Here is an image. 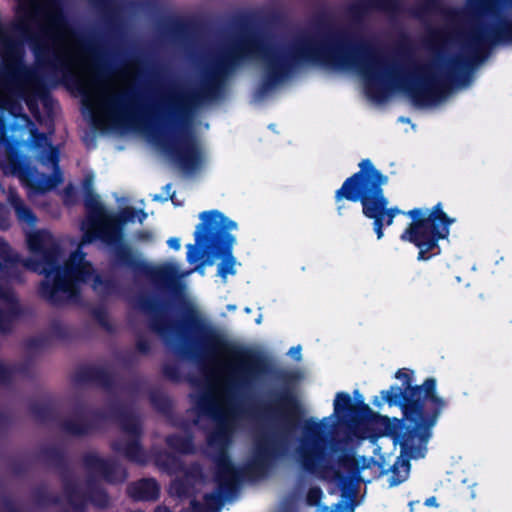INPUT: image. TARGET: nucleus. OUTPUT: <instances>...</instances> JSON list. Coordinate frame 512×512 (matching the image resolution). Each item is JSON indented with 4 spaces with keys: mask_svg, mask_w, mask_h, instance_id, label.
Returning <instances> with one entry per match:
<instances>
[{
    "mask_svg": "<svg viewBox=\"0 0 512 512\" xmlns=\"http://www.w3.org/2000/svg\"><path fill=\"white\" fill-rule=\"evenodd\" d=\"M26 346L30 350H43L50 346V337L47 335H40L29 338Z\"/></svg>",
    "mask_w": 512,
    "mask_h": 512,
    "instance_id": "obj_36",
    "label": "nucleus"
},
{
    "mask_svg": "<svg viewBox=\"0 0 512 512\" xmlns=\"http://www.w3.org/2000/svg\"><path fill=\"white\" fill-rule=\"evenodd\" d=\"M422 421L423 422L420 425L412 423V430H407L396 434L394 438L395 443L398 444L401 448L400 457L407 459V461L410 459H419L425 455L429 434L426 432H418L420 428L427 425V421L423 414Z\"/></svg>",
    "mask_w": 512,
    "mask_h": 512,
    "instance_id": "obj_17",
    "label": "nucleus"
},
{
    "mask_svg": "<svg viewBox=\"0 0 512 512\" xmlns=\"http://www.w3.org/2000/svg\"><path fill=\"white\" fill-rule=\"evenodd\" d=\"M288 354L294 358L295 360L297 361H300L302 356H301V347L300 346H295V347H292Z\"/></svg>",
    "mask_w": 512,
    "mask_h": 512,
    "instance_id": "obj_47",
    "label": "nucleus"
},
{
    "mask_svg": "<svg viewBox=\"0 0 512 512\" xmlns=\"http://www.w3.org/2000/svg\"><path fill=\"white\" fill-rule=\"evenodd\" d=\"M439 44L457 43L466 65H473L488 43H498L502 40V31L498 27L483 26L479 21L455 20L451 31L439 33L436 36Z\"/></svg>",
    "mask_w": 512,
    "mask_h": 512,
    "instance_id": "obj_8",
    "label": "nucleus"
},
{
    "mask_svg": "<svg viewBox=\"0 0 512 512\" xmlns=\"http://www.w3.org/2000/svg\"><path fill=\"white\" fill-rule=\"evenodd\" d=\"M127 478L125 469L111 459H98V480H104L115 484L123 482Z\"/></svg>",
    "mask_w": 512,
    "mask_h": 512,
    "instance_id": "obj_23",
    "label": "nucleus"
},
{
    "mask_svg": "<svg viewBox=\"0 0 512 512\" xmlns=\"http://www.w3.org/2000/svg\"><path fill=\"white\" fill-rule=\"evenodd\" d=\"M22 117H23V119H25L26 121H30L27 115L23 114V115H22Z\"/></svg>",
    "mask_w": 512,
    "mask_h": 512,
    "instance_id": "obj_63",
    "label": "nucleus"
},
{
    "mask_svg": "<svg viewBox=\"0 0 512 512\" xmlns=\"http://www.w3.org/2000/svg\"><path fill=\"white\" fill-rule=\"evenodd\" d=\"M136 238L139 241H151L153 239V234L149 231H142L136 234Z\"/></svg>",
    "mask_w": 512,
    "mask_h": 512,
    "instance_id": "obj_48",
    "label": "nucleus"
},
{
    "mask_svg": "<svg viewBox=\"0 0 512 512\" xmlns=\"http://www.w3.org/2000/svg\"><path fill=\"white\" fill-rule=\"evenodd\" d=\"M122 428L127 439L115 442L114 448L136 463L144 464L146 457L138 443V435L140 434V422L135 416L127 415L121 420Z\"/></svg>",
    "mask_w": 512,
    "mask_h": 512,
    "instance_id": "obj_18",
    "label": "nucleus"
},
{
    "mask_svg": "<svg viewBox=\"0 0 512 512\" xmlns=\"http://www.w3.org/2000/svg\"><path fill=\"white\" fill-rule=\"evenodd\" d=\"M73 414L76 419H65L59 422L60 429L72 436L87 435L96 427V409L88 407L81 398L73 403Z\"/></svg>",
    "mask_w": 512,
    "mask_h": 512,
    "instance_id": "obj_16",
    "label": "nucleus"
},
{
    "mask_svg": "<svg viewBox=\"0 0 512 512\" xmlns=\"http://www.w3.org/2000/svg\"><path fill=\"white\" fill-rule=\"evenodd\" d=\"M155 512H170L166 507L159 506L156 508Z\"/></svg>",
    "mask_w": 512,
    "mask_h": 512,
    "instance_id": "obj_57",
    "label": "nucleus"
},
{
    "mask_svg": "<svg viewBox=\"0 0 512 512\" xmlns=\"http://www.w3.org/2000/svg\"><path fill=\"white\" fill-rule=\"evenodd\" d=\"M8 424V417L4 413H0V427H4Z\"/></svg>",
    "mask_w": 512,
    "mask_h": 512,
    "instance_id": "obj_52",
    "label": "nucleus"
},
{
    "mask_svg": "<svg viewBox=\"0 0 512 512\" xmlns=\"http://www.w3.org/2000/svg\"><path fill=\"white\" fill-rule=\"evenodd\" d=\"M201 223L196 227L195 245H188L187 261L196 263L205 254L220 253L222 246L229 252L218 265V275L226 280L228 275L236 273V259L231 254L235 237L229 232L236 229V222L228 219L219 211L212 210L200 214Z\"/></svg>",
    "mask_w": 512,
    "mask_h": 512,
    "instance_id": "obj_5",
    "label": "nucleus"
},
{
    "mask_svg": "<svg viewBox=\"0 0 512 512\" xmlns=\"http://www.w3.org/2000/svg\"><path fill=\"white\" fill-rule=\"evenodd\" d=\"M127 494L136 501H155L160 495V486L153 478H144L130 483Z\"/></svg>",
    "mask_w": 512,
    "mask_h": 512,
    "instance_id": "obj_21",
    "label": "nucleus"
},
{
    "mask_svg": "<svg viewBox=\"0 0 512 512\" xmlns=\"http://www.w3.org/2000/svg\"><path fill=\"white\" fill-rule=\"evenodd\" d=\"M72 380L77 385L96 382V364L91 363L88 366L79 367L75 371Z\"/></svg>",
    "mask_w": 512,
    "mask_h": 512,
    "instance_id": "obj_30",
    "label": "nucleus"
},
{
    "mask_svg": "<svg viewBox=\"0 0 512 512\" xmlns=\"http://www.w3.org/2000/svg\"><path fill=\"white\" fill-rule=\"evenodd\" d=\"M135 211L131 207L122 209L118 214L107 213L98 203V238L112 247L117 260L127 266L135 263L132 251L123 242L122 226L134 222Z\"/></svg>",
    "mask_w": 512,
    "mask_h": 512,
    "instance_id": "obj_11",
    "label": "nucleus"
},
{
    "mask_svg": "<svg viewBox=\"0 0 512 512\" xmlns=\"http://www.w3.org/2000/svg\"><path fill=\"white\" fill-rule=\"evenodd\" d=\"M26 370V366L20 365H7L0 362V385L9 386L13 383L16 373H22Z\"/></svg>",
    "mask_w": 512,
    "mask_h": 512,
    "instance_id": "obj_31",
    "label": "nucleus"
},
{
    "mask_svg": "<svg viewBox=\"0 0 512 512\" xmlns=\"http://www.w3.org/2000/svg\"><path fill=\"white\" fill-rule=\"evenodd\" d=\"M195 270H196V271H198V272H199L200 274H202V275L204 274V267H203V266H201V267H196V268H195Z\"/></svg>",
    "mask_w": 512,
    "mask_h": 512,
    "instance_id": "obj_59",
    "label": "nucleus"
},
{
    "mask_svg": "<svg viewBox=\"0 0 512 512\" xmlns=\"http://www.w3.org/2000/svg\"><path fill=\"white\" fill-rule=\"evenodd\" d=\"M323 424L310 419L304 426L301 445L297 449V460L302 467L315 474H320L328 465L325 439L322 437Z\"/></svg>",
    "mask_w": 512,
    "mask_h": 512,
    "instance_id": "obj_13",
    "label": "nucleus"
},
{
    "mask_svg": "<svg viewBox=\"0 0 512 512\" xmlns=\"http://www.w3.org/2000/svg\"><path fill=\"white\" fill-rule=\"evenodd\" d=\"M143 70L138 63H129L118 74L114 95L110 100V117L113 120L132 114L135 111V87Z\"/></svg>",
    "mask_w": 512,
    "mask_h": 512,
    "instance_id": "obj_14",
    "label": "nucleus"
},
{
    "mask_svg": "<svg viewBox=\"0 0 512 512\" xmlns=\"http://www.w3.org/2000/svg\"><path fill=\"white\" fill-rule=\"evenodd\" d=\"M295 423L294 412L284 406H279L276 423L256 435L249 473L263 475L268 465L284 454Z\"/></svg>",
    "mask_w": 512,
    "mask_h": 512,
    "instance_id": "obj_7",
    "label": "nucleus"
},
{
    "mask_svg": "<svg viewBox=\"0 0 512 512\" xmlns=\"http://www.w3.org/2000/svg\"><path fill=\"white\" fill-rule=\"evenodd\" d=\"M110 502V497L104 491L98 489V508H107Z\"/></svg>",
    "mask_w": 512,
    "mask_h": 512,
    "instance_id": "obj_41",
    "label": "nucleus"
},
{
    "mask_svg": "<svg viewBox=\"0 0 512 512\" xmlns=\"http://www.w3.org/2000/svg\"><path fill=\"white\" fill-rule=\"evenodd\" d=\"M410 472V463L407 459L398 457L390 471L388 472V483L391 487L397 486L404 482Z\"/></svg>",
    "mask_w": 512,
    "mask_h": 512,
    "instance_id": "obj_27",
    "label": "nucleus"
},
{
    "mask_svg": "<svg viewBox=\"0 0 512 512\" xmlns=\"http://www.w3.org/2000/svg\"><path fill=\"white\" fill-rule=\"evenodd\" d=\"M406 214L412 217L414 222L401 238L413 242L420 249L418 259L425 260V254L436 246L439 239L448 235L452 220L440 210V204L433 210L415 209Z\"/></svg>",
    "mask_w": 512,
    "mask_h": 512,
    "instance_id": "obj_9",
    "label": "nucleus"
},
{
    "mask_svg": "<svg viewBox=\"0 0 512 512\" xmlns=\"http://www.w3.org/2000/svg\"><path fill=\"white\" fill-rule=\"evenodd\" d=\"M8 201L14 209L17 220L29 227H35L38 221L36 214L27 206L16 191H10Z\"/></svg>",
    "mask_w": 512,
    "mask_h": 512,
    "instance_id": "obj_24",
    "label": "nucleus"
},
{
    "mask_svg": "<svg viewBox=\"0 0 512 512\" xmlns=\"http://www.w3.org/2000/svg\"><path fill=\"white\" fill-rule=\"evenodd\" d=\"M321 512H344L341 508V503L335 504L330 510L328 507L321 505L318 507Z\"/></svg>",
    "mask_w": 512,
    "mask_h": 512,
    "instance_id": "obj_46",
    "label": "nucleus"
},
{
    "mask_svg": "<svg viewBox=\"0 0 512 512\" xmlns=\"http://www.w3.org/2000/svg\"><path fill=\"white\" fill-rule=\"evenodd\" d=\"M396 378L400 379V380H403L404 384H406V387H411L410 386V378H409L408 374H406V373L402 372L401 370H399L396 373Z\"/></svg>",
    "mask_w": 512,
    "mask_h": 512,
    "instance_id": "obj_50",
    "label": "nucleus"
},
{
    "mask_svg": "<svg viewBox=\"0 0 512 512\" xmlns=\"http://www.w3.org/2000/svg\"><path fill=\"white\" fill-rule=\"evenodd\" d=\"M97 323H98V328L99 327H103L104 329H106L107 331L110 330V325L108 323V320L106 319L105 315L100 313L98 311V320H97Z\"/></svg>",
    "mask_w": 512,
    "mask_h": 512,
    "instance_id": "obj_45",
    "label": "nucleus"
},
{
    "mask_svg": "<svg viewBox=\"0 0 512 512\" xmlns=\"http://www.w3.org/2000/svg\"><path fill=\"white\" fill-rule=\"evenodd\" d=\"M98 3V20L101 17L102 11L104 9H108L110 12H112L115 8V1L114 0H97Z\"/></svg>",
    "mask_w": 512,
    "mask_h": 512,
    "instance_id": "obj_40",
    "label": "nucleus"
},
{
    "mask_svg": "<svg viewBox=\"0 0 512 512\" xmlns=\"http://www.w3.org/2000/svg\"><path fill=\"white\" fill-rule=\"evenodd\" d=\"M98 129L104 126L105 97L100 83V54L98 53Z\"/></svg>",
    "mask_w": 512,
    "mask_h": 512,
    "instance_id": "obj_35",
    "label": "nucleus"
},
{
    "mask_svg": "<svg viewBox=\"0 0 512 512\" xmlns=\"http://www.w3.org/2000/svg\"><path fill=\"white\" fill-rule=\"evenodd\" d=\"M176 161L184 172H192L203 162V155L196 141L192 138L180 139L174 147Z\"/></svg>",
    "mask_w": 512,
    "mask_h": 512,
    "instance_id": "obj_19",
    "label": "nucleus"
},
{
    "mask_svg": "<svg viewBox=\"0 0 512 512\" xmlns=\"http://www.w3.org/2000/svg\"><path fill=\"white\" fill-rule=\"evenodd\" d=\"M137 349L142 353H146L150 349V343L144 338H139L137 341Z\"/></svg>",
    "mask_w": 512,
    "mask_h": 512,
    "instance_id": "obj_43",
    "label": "nucleus"
},
{
    "mask_svg": "<svg viewBox=\"0 0 512 512\" xmlns=\"http://www.w3.org/2000/svg\"><path fill=\"white\" fill-rule=\"evenodd\" d=\"M92 179L84 181L86 217L81 222L83 235L77 248L70 253L63 265H59L61 247L52 234L45 230L29 233L27 246L34 257L27 258L24 266L46 277L41 281L38 294L53 307L68 304L86 309L91 322H96V303L86 302L81 294V285L92 281L96 290V268L86 259L83 246L96 242V192L93 191Z\"/></svg>",
    "mask_w": 512,
    "mask_h": 512,
    "instance_id": "obj_3",
    "label": "nucleus"
},
{
    "mask_svg": "<svg viewBox=\"0 0 512 512\" xmlns=\"http://www.w3.org/2000/svg\"><path fill=\"white\" fill-rule=\"evenodd\" d=\"M213 361L201 367L200 375L191 378L197 387L194 402L201 416H207L215 429L207 437L208 454L216 464V478L208 481L197 464L184 466L169 453L156 457V465L171 474H179L170 485L171 495L192 497L203 494V502L193 499L195 512H218L223 500L230 498L240 479L226 451L240 413V399L250 393L265 373L260 359L247 350L225 340L217 331L208 330L203 338Z\"/></svg>",
    "mask_w": 512,
    "mask_h": 512,
    "instance_id": "obj_2",
    "label": "nucleus"
},
{
    "mask_svg": "<svg viewBox=\"0 0 512 512\" xmlns=\"http://www.w3.org/2000/svg\"><path fill=\"white\" fill-rule=\"evenodd\" d=\"M400 213V210L397 208L385 209V214L388 216L387 225H391L394 217Z\"/></svg>",
    "mask_w": 512,
    "mask_h": 512,
    "instance_id": "obj_44",
    "label": "nucleus"
},
{
    "mask_svg": "<svg viewBox=\"0 0 512 512\" xmlns=\"http://www.w3.org/2000/svg\"><path fill=\"white\" fill-rule=\"evenodd\" d=\"M227 308L232 311V310L236 309V306L235 305H228Z\"/></svg>",
    "mask_w": 512,
    "mask_h": 512,
    "instance_id": "obj_62",
    "label": "nucleus"
},
{
    "mask_svg": "<svg viewBox=\"0 0 512 512\" xmlns=\"http://www.w3.org/2000/svg\"><path fill=\"white\" fill-rule=\"evenodd\" d=\"M321 498H322V491L320 490V488L313 487L308 491L306 499H307V503L309 505H318V507H319Z\"/></svg>",
    "mask_w": 512,
    "mask_h": 512,
    "instance_id": "obj_38",
    "label": "nucleus"
},
{
    "mask_svg": "<svg viewBox=\"0 0 512 512\" xmlns=\"http://www.w3.org/2000/svg\"><path fill=\"white\" fill-rule=\"evenodd\" d=\"M34 502L40 507L56 506L61 504V498L47 490L45 486L36 487L32 492Z\"/></svg>",
    "mask_w": 512,
    "mask_h": 512,
    "instance_id": "obj_28",
    "label": "nucleus"
},
{
    "mask_svg": "<svg viewBox=\"0 0 512 512\" xmlns=\"http://www.w3.org/2000/svg\"><path fill=\"white\" fill-rule=\"evenodd\" d=\"M83 462L88 469L86 486L78 479V487L84 494L83 512L87 504L96 505V451H90L83 457Z\"/></svg>",
    "mask_w": 512,
    "mask_h": 512,
    "instance_id": "obj_20",
    "label": "nucleus"
},
{
    "mask_svg": "<svg viewBox=\"0 0 512 512\" xmlns=\"http://www.w3.org/2000/svg\"><path fill=\"white\" fill-rule=\"evenodd\" d=\"M167 244L170 248L174 250H179L181 247L180 239L176 237H172L167 241Z\"/></svg>",
    "mask_w": 512,
    "mask_h": 512,
    "instance_id": "obj_49",
    "label": "nucleus"
},
{
    "mask_svg": "<svg viewBox=\"0 0 512 512\" xmlns=\"http://www.w3.org/2000/svg\"><path fill=\"white\" fill-rule=\"evenodd\" d=\"M101 378H102V372L98 369V376H97V379H98V385L100 384L101 382Z\"/></svg>",
    "mask_w": 512,
    "mask_h": 512,
    "instance_id": "obj_60",
    "label": "nucleus"
},
{
    "mask_svg": "<svg viewBox=\"0 0 512 512\" xmlns=\"http://www.w3.org/2000/svg\"><path fill=\"white\" fill-rule=\"evenodd\" d=\"M193 270L180 273L179 266L175 262H168L161 265H157L150 269L151 277L159 282H171L177 277L188 276Z\"/></svg>",
    "mask_w": 512,
    "mask_h": 512,
    "instance_id": "obj_26",
    "label": "nucleus"
},
{
    "mask_svg": "<svg viewBox=\"0 0 512 512\" xmlns=\"http://www.w3.org/2000/svg\"><path fill=\"white\" fill-rule=\"evenodd\" d=\"M40 456L58 470L67 503L73 510L83 512L84 494L78 487V478L69 466L65 451L57 446H46L41 448Z\"/></svg>",
    "mask_w": 512,
    "mask_h": 512,
    "instance_id": "obj_15",
    "label": "nucleus"
},
{
    "mask_svg": "<svg viewBox=\"0 0 512 512\" xmlns=\"http://www.w3.org/2000/svg\"><path fill=\"white\" fill-rule=\"evenodd\" d=\"M165 191H166V193H167V197H170V198H172V197H173V194H171V192H170V191H171V184H167V185L165 186Z\"/></svg>",
    "mask_w": 512,
    "mask_h": 512,
    "instance_id": "obj_56",
    "label": "nucleus"
},
{
    "mask_svg": "<svg viewBox=\"0 0 512 512\" xmlns=\"http://www.w3.org/2000/svg\"><path fill=\"white\" fill-rule=\"evenodd\" d=\"M50 333L53 338L62 342H72L76 340L78 334L74 328L60 322L52 323Z\"/></svg>",
    "mask_w": 512,
    "mask_h": 512,
    "instance_id": "obj_29",
    "label": "nucleus"
},
{
    "mask_svg": "<svg viewBox=\"0 0 512 512\" xmlns=\"http://www.w3.org/2000/svg\"><path fill=\"white\" fill-rule=\"evenodd\" d=\"M425 504L427 506H437L436 498L435 497L428 498L426 500Z\"/></svg>",
    "mask_w": 512,
    "mask_h": 512,
    "instance_id": "obj_53",
    "label": "nucleus"
},
{
    "mask_svg": "<svg viewBox=\"0 0 512 512\" xmlns=\"http://www.w3.org/2000/svg\"><path fill=\"white\" fill-rule=\"evenodd\" d=\"M11 226L8 213L4 206L0 203V229L8 230Z\"/></svg>",
    "mask_w": 512,
    "mask_h": 512,
    "instance_id": "obj_39",
    "label": "nucleus"
},
{
    "mask_svg": "<svg viewBox=\"0 0 512 512\" xmlns=\"http://www.w3.org/2000/svg\"><path fill=\"white\" fill-rule=\"evenodd\" d=\"M12 108L17 107L20 111L22 110L21 106L18 103H11Z\"/></svg>",
    "mask_w": 512,
    "mask_h": 512,
    "instance_id": "obj_61",
    "label": "nucleus"
},
{
    "mask_svg": "<svg viewBox=\"0 0 512 512\" xmlns=\"http://www.w3.org/2000/svg\"><path fill=\"white\" fill-rule=\"evenodd\" d=\"M342 479L343 477L341 476V474L339 472H335L334 473V480L337 481L338 483L342 482Z\"/></svg>",
    "mask_w": 512,
    "mask_h": 512,
    "instance_id": "obj_55",
    "label": "nucleus"
},
{
    "mask_svg": "<svg viewBox=\"0 0 512 512\" xmlns=\"http://www.w3.org/2000/svg\"><path fill=\"white\" fill-rule=\"evenodd\" d=\"M244 64L253 65L263 76L255 94L258 101L303 64L354 71L367 98L375 104L384 103L393 92L406 95L419 107L438 106L448 97V80L438 60L420 63L383 55L361 32L322 27L279 37L264 29L244 27L221 42L199 84L170 87L164 103L170 112L189 116L196 107L215 98L221 82Z\"/></svg>",
    "mask_w": 512,
    "mask_h": 512,
    "instance_id": "obj_1",
    "label": "nucleus"
},
{
    "mask_svg": "<svg viewBox=\"0 0 512 512\" xmlns=\"http://www.w3.org/2000/svg\"><path fill=\"white\" fill-rule=\"evenodd\" d=\"M398 6V0H361L354 3L350 8V14L353 19L360 16L371 8L381 9L393 12Z\"/></svg>",
    "mask_w": 512,
    "mask_h": 512,
    "instance_id": "obj_25",
    "label": "nucleus"
},
{
    "mask_svg": "<svg viewBox=\"0 0 512 512\" xmlns=\"http://www.w3.org/2000/svg\"><path fill=\"white\" fill-rule=\"evenodd\" d=\"M350 406V396L347 393H338L334 401V414L340 415Z\"/></svg>",
    "mask_w": 512,
    "mask_h": 512,
    "instance_id": "obj_37",
    "label": "nucleus"
},
{
    "mask_svg": "<svg viewBox=\"0 0 512 512\" xmlns=\"http://www.w3.org/2000/svg\"><path fill=\"white\" fill-rule=\"evenodd\" d=\"M11 129V124L0 115V145L6 147L5 159L0 163L3 173L17 177L32 195H44L60 185L64 177L59 165V149L53 146L47 134L40 132L36 127L31 128L30 145L35 150L37 161L52 168L51 174L39 172L28 158L17 150L8 135Z\"/></svg>",
    "mask_w": 512,
    "mask_h": 512,
    "instance_id": "obj_4",
    "label": "nucleus"
},
{
    "mask_svg": "<svg viewBox=\"0 0 512 512\" xmlns=\"http://www.w3.org/2000/svg\"><path fill=\"white\" fill-rule=\"evenodd\" d=\"M150 325L152 330L164 339H167L170 331L175 329L174 324L168 322L162 315H155Z\"/></svg>",
    "mask_w": 512,
    "mask_h": 512,
    "instance_id": "obj_33",
    "label": "nucleus"
},
{
    "mask_svg": "<svg viewBox=\"0 0 512 512\" xmlns=\"http://www.w3.org/2000/svg\"><path fill=\"white\" fill-rule=\"evenodd\" d=\"M153 199H154L155 201H163V200H166L167 198H164V197H162V196H160V195H155V196L153 197Z\"/></svg>",
    "mask_w": 512,
    "mask_h": 512,
    "instance_id": "obj_58",
    "label": "nucleus"
},
{
    "mask_svg": "<svg viewBox=\"0 0 512 512\" xmlns=\"http://www.w3.org/2000/svg\"><path fill=\"white\" fill-rule=\"evenodd\" d=\"M167 444L174 450L188 454L194 451L192 441L188 437L170 436L167 438Z\"/></svg>",
    "mask_w": 512,
    "mask_h": 512,
    "instance_id": "obj_34",
    "label": "nucleus"
},
{
    "mask_svg": "<svg viewBox=\"0 0 512 512\" xmlns=\"http://www.w3.org/2000/svg\"><path fill=\"white\" fill-rule=\"evenodd\" d=\"M360 171L347 179L341 189L336 192L337 201L348 199L360 201L363 213L374 219V229L378 239L383 236V221L388 200L383 195L382 186L387 183V177L375 169L370 160L365 159L360 164Z\"/></svg>",
    "mask_w": 512,
    "mask_h": 512,
    "instance_id": "obj_6",
    "label": "nucleus"
},
{
    "mask_svg": "<svg viewBox=\"0 0 512 512\" xmlns=\"http://www.w3.org/2000/svg\"><path fill=\"white\" fill-rule=\"evenodd\" d=\"M19 257L13 254L9 245L0 248V333L8 334L12 330L14 317L21 315V308L9 286L15 276Z\"/></svg>",
    "mask_w": 512,
    "mask_h": 512,
    "instance_id": "obj_12",
    "label": "nucleus"
},
{
    "mask_svg": "<svg viewBox=\"0 0 512 512\" xmlns=\"http://www.w3.org/2000/svg\"><path fill=\"white\" fill-rule=\"evenodd\" d=\"M382 398L390 405H399L407 419L416 425L422 424L423 406L426 399L434 402L439 409L444 401L436 395V382L433 378L427 379L422 386L405 387L392 386L382 392Z\"/></svg>",
    "mask_w": 512,
    "mask_h": 512,
    "instance_id": "obj_10",
    "label": "nucleus"
},
{
    "mask_svg": "<svg viewBox=\"0 0 512 512\" xmlns=\"http://www.w3.org/2000/svg\"><path fill=\"white\" fill-rule=\"evenodd\" d=\"M73 194H74V189H73L72 185H71V184H69V185L65 188V197H66V199H68L69 197H71Z\"/></svg>",
    "mask_w": 512,
    "mask_h": 512,
    "instance_id": "obj_51",
    "label": "nucleus"
},
{
    "mask_svg": "<svg viewBox=\"0 0 512 512\" xmlns=\"http://www.w3.org/2000/svg\"><path fill=\"white\" fill-rule=\"evenodd\" d=\"M500 0H468L470 9L480 13H493L496 12V7ZM509 9L512 10V0H507Z\"/></svg>",
    "mask_w": 512,
    "mask_h": 512,
    "instance_id": "obj_32",
    "label": "nucleus"
},
{
    "mask_svg": "<svg viewBox=\"0 0 512 512\" xmlns=\"http://www.w3.org/2000/svg\"><path fill=\"white\" fill-rule=\"evenodd\" d=\"M12 471L16 475H22L27 471V467H26L25 463H23L21 461H15L12 464Z\"/></svg>",
    "mask_w": 512,
    "mask_h": 512,
    "instance_id": "obj_42",
    "label": "nucleus"
},
{
    "mask_svg": "<svg viewBox=\"0 0 512 512\" xmlns=\"http://www.w3.org/2000/svg\"><path fill=\"white\" fill-rule=\"evenodd\" d=\"M62 406L59 400H49L45 403H32L29 410L37 422L47 424L59 421Z\"/></svg>",
    "mask_w": 512,
    "mask_h": 512,
    "instance_id": "obj_22",
    "label": "nucleus"
},
{
    "mask_svg": "<svg viewBox=\"0 0 512 512\" xmlns=\"http://www.w3.org/2000/svg\"><path fill=\"white\" fill-rule=\"evenodd\" d=\"M138 217H139V221L142 223L143 220L147 217V214L143 210H139Z\"/></svg>",
    "mask_w": 512,
    "mask_h": 512,
    "instance_id": "obj_54",
    "label": "nucleus"
},
{
    "mask_svg": "<svg viewBox=\"0 0 512 512\" xmlns=\"http://www.w3.org/2000/svg\"><path fill=\"white\" fill-rule=\"evenodd\" d=\"M142 308L148 311V307L145 304H142Z\"/></svg>",
    "mask_w": 512,
    "mask_h": 512,
    "instance_id": "obj_64",
    "label": "nucleus"
}]
</instances>
